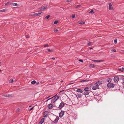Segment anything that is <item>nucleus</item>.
<instances>
[{
	"label": "nucleus",
	"mask_w": 124,
	"mask_h": 124,
	"mask_svg": "<svg viewBox=\"0 0 124 124\" xmlns=\"http://www.w3.org/2000/svg\"><path fill=\"white\" fill-rule=\"evenodd\" d=\"M99 85L97 84L96 83L94 84L92 86V88L93 90H96L99 89Z\"/></svg>",
	"instance_id": "f257e3e1"
},
{
	"label": "nucleus",
	"mask_w": 124,
	"mask_h": 124,
	"mask_svg": "<svg viewBox=\"0 0 124 124\" xmlns=\"http://www.w3.org/2000/svg\"><path fill=\"white\" fill-rule=\"evenodd\" d=\"M107 86L108 88H113L114 87L115 85L113 83L111 82L108 83Z\"/></svg>",
	"instance_id": "f03ea898"
},
{
	"label": "nucleus",
	"mask_w": 124,
	"mask_h": 124,
	"mask_svg": "<svg viewBox=\"0 0 124 124\" xmlns=\"http://www.w3.org/2000/svg\"><path fill=\"white\" fill-rule=\"evenodd\" d=\"M59 98V96H56L55 97L54 99H52L51 100V103H53L56 101L57 99Z\"/></svg>",
	"instance_id": "7ed1b4c3"
},
{
	"label": "nucleus",
	"mask_w": 124,
	"mask_h": 124,
	"mask_svg": "<svg viewBox=\"0 0 124 124\" xmlns=\"http://www.w3.org/2000/svg\"><path fill=\"white\" fill-rule=\"evenodd\" d=\"M64 105H65L64 103L63 102H62L60 104L58 108L60 109H61L64 106Z\"/></svg>",
	"instance_id": "20e7f679"
},
{
	"label": "nucleus",
	"mask_w": 124,
	"mask_h": 124,
	"mask_svg": "<svg viewBox=\"0 0 124 124\" xmlns=\"http://www.w3.org/2000/svg\"><path fill=\"white\" fill-rule=\"evenodd\" d=\"M64 114V111H61L60 113L59 114V117H62Z\"/></svg>",
	"instance_id": "39448f33"
},
{
	"label": "nucleus",
	"mask_w": 124,
	"mask_h": 124,
	"mask_svg": "<svg viewBox=\"0 0 124 124\" xmlns=\"http://www.w3.org/2000/svg\"><path fill=\"white\" fill-rule=\"evenodd\" d=\"M114 80L115 82H117L119 80V78L117 76L115 77L114 78Z\"/></svg>",
	"instance_id": "423d86ee"
},
{
	"label": "nucleus",
	"mask_w": 124,
	"mask_h": 124,
	"mask_svg": "<svg viewBox=\"0 0 124 124\" xmlns=\"http://www.w3.org/2000/svg\"><path fill=\"white\" fill-rule=\"evenodd\" d=\"M48 108L49 109H52L53 107V105L52 104H49L48 105Z\"/></svg>",
	"instance_id": "0eeeda50"
},
{
	"label": "nucleus",
	"mask_w": 124,
	"mask_h": 124,
	"mask_svg": "<svg viewBox=\"0 0 124 124\" xmlns=\"http://www.w3.org/2000/svg\"><path fill=\"white\" fill-rule=\"evenodd\" d=\"M59 119V117L58 116H57L56 118L54 120V123H57Z\"/></svg>",
	"instance_id": "6e6552de"
},
{
	"label": "nucleus",
	"mask_w": 124,
	"mask_h": 124,
	"mask_svg": "<svg viewBox=\"0 0 124 124\" xmlns=\"http://www.w3.org/2000/svg\"><path fill=\"white\" fill-rule=\"evenodd\" d=\"M109 4V9L110 10H111L113 9V7H112V4L110 3H109L108 4Z\"/></svg>",
	"instance_id": "1a4fd4ad"
},
{
	"label": "nucleus",
	"mask_w": 124,
	"mask_h": 124,
	"mask_svg": "<svg viewBox=\"0 0 124 124\" xmlns=\"http://www.w3.org/2000/svg\"><path fill=\"white\" fill-rule=\"evenodd\" d=\"M89 93V91H85L84 92V93H83V94L85 95H88Z\"/></svg>",
	"instance_id": "9d476101"
},
{
	"label": "nucleus",
	"mask_w": 124,
	"mask_h": 124,
	"mask_svg": "<svg viewBox=\"0 0 124 124\" xmlns=\"http://www.w3.org/2000/svg\"><path fill=\"white\" fill-rule=\"evenodd\" d=\"M82 95L80 93H77L76 96L78 98H80L81 97Z\"/></svg>",
	"instance_id": "9b49d317"
},
{
	"label": "nucleus",
	"mask_w": 124,
	"mask_h": 124,
	"mask_svg": "<svg viewBox=\"0 0 124 124\" xmlns=\"http://www.w3.org/2000/svg\"><path fill=\"white\" fill-rule=\"evenodd\" d=\"M112 80V79L111 78H108L106 80L107 82L108 83H110L111 82Z\"/></svg>",
	"instance_id": "f8f14e48"
},
{
	"label": "nucleus",
	"mask_w": 124,
	"mask_h": 124,
	"mask_svg": "<svg viewBox=\"0 0 124 124\" xmlns=\"http://www.w3.org/2000/svg\"><path fill=\"white\" fill-rule=\"evenodd\" d=\"M11 4V5L13 6H16L18 7V5L16 3H12Z\"/></svg>",
	"instance_id": "ddd939ff"
},
{
	"label": "nucleus",
	"mask_w": 124,
	"mask_h": 124,
	"mask_svg": "<svg viewBox=\"0 0 124 124\" xmlns=\"http://www.w3.org/2000/svg\"><path fill=\"white\" fill-rule=\"evenodd\" d=\"M44 121V119L43 118L41 120L40 122L39 123V124H42L43 123Z\"/></svg>",
	"instance_id": "4468645a"
},
{
	"label": "nucleus",
	"mask_w": 124,
	"mask_h": 124,
	"mask_svg": "<svg viewBox=\"0 0 124 124\" xmlns=\"http://www.w3.org/2000/svg\"><path fill=\"white\" fill-rule=\"evenodd\" d=\"M76 91L79 93H82L83 91L81 89H78Z\"/></svg>",
	"instance_id": "2eb2a0df"
},
{
	"label": "nucleus",
	"mask_w": 124,
	"mask_h": 124,
	"mask_svg": "<svg viewBox=\"0 0 124 124\" xmlns=\"http://www.w3.org/2000/svg\"><path fill=\"white\" fill-rule=\"evenodd\" d=\"M4 96L6 97H11L12 96L11 94H6L4 95Z\"/></svg>",
	"instance_id": "dca6fc26"
},
{
	"label": "nucleus",
	"mask_w": 124,
	"mask_h": 124,
	"mask_svg": "<svg viewBox=\"0 0 124 124\" xmlns=\"http://www.w3.org/2000/svg\"><path fill=\"white\" fill-rule=\"evenodd\" d=\"M95 66V65L94 64H92L90 65V67L93 68Z\"/></svg>",
	"instance_id": "f3484780"
},
{
	"label": "nucleus",
	"mask_w": 124,
	"mask_h": 124,
	"mask_svg": "<svg viewBox=\"0 0 124 124\" xmlns=\"http://www.w3.org/2000/svg\"><path fill=\"white\" fill-rule=\"evenodd\" d=\"M96 83L98 85H100L102 84V82L101 81H99L96 82Z\"/></svg>",
	"instance_id": "a211bd4d"
},
{
	"label": "nucleus",
	"mask_w": 124,
	"mask_h": 124,
	"mask_svg": "<svg viewBox=\"0 0 124 124\" xmlns=\"http://www.w3.org/2000/svg\"><path fill=\"white\" fill-rule=\"evenodd\" d=\"M89 87H85L84 89V90L85 91H89Z\"/></svg>",
	"instance_id": "6ab92c4d"
},
{
	"label": "nucleus",
	"mask_w": 124,
	"mask_h": 124,
	"mask_svg": "<svg viewBox=\"0 0 124 124\" xmlns=\"http://www.w3.org/2000/svg\"><path fill=\"white\" fill-rule=\"evenodd\" d=\"M47 8L46 6H43L40 9L41 10H44L46 9Z\"/></svg>",
	"instance_id": "aec40b11"
},
{
	"label": "nucleus",
	"mask_w": 124,
	"mask_h": 124,
	"mask_svg": "<svg viewBox=\"0 0 124 124\" xmlns=\"http://www.w3.org/2000/svg\"><path fill=\"white\" fill-rule=\"evenodd\" d=\"M118 70L120 71H123L124 70V68H119L118 69Z\"/></svg>",
	"instance_id": "412c9836"
},
{
	"label": "nucleus",
	"mask_w": 124,
	"mask_h": 124,
	"mask_svg": "<svg viewBox=\"0 0 124 124\" xmlns=\"http://www.w3.org/2000/svg\"><path fill=\"white\" fill-rule=\"evenodd\" d=\"M7 10V9H2L0 10V12H5Z\"/></svg>",
	"instance_id": "4be33fe9"
},
{
	"label": "nucleus",
	"mask_w": 124,
	"mask_h": 124,
	"mask_svg": "<svg viewBox=\"0 0 124 124\" xmlns=\"http://www.w3.org/2000/svg\"><path fill=\"white\" fill-rule=\"evenodd\" d=\"M41 13H35L36 14V16H39L41 14Z\"/></svg>",
	"instance_id": "5701e85b"
},
{
	"label": "nucleus",
	"mask_w": 124,
	"mask_h": 124,
	"mask_svg": "<svg viewBox=\"0 0 124 124\" xmlns=\"http://www.w3.org/2000/svg\"><path fill=\"white\" fill-rule=\"evenodd\" d=\"M11 3L10 2H8L6 3L5 4V6H8L9 5V4H11Z\"/></svg>",
	"instance_id": "b1692460"
},
{
	"label": "nucleus",
	"mask_w": 124,
	"mask_h": 124,
	"mask_svg": "<svg viewBox=\"0 0 124 124\" xmlns=\"http://www.w3.org/2000/svg\"><path fill=\"white\" fill-rule=\"evenodd\" d=\"M36 14L35 13L32 14H30L29 15L30 16H36Z\"/></svg>",
	"instance_id": "393cba45"
},
{
	"label": "nucleus",
	"mask_w": 124,
	"mask_h": 124,
	"mask_svg": "<svg viewBox=\"0 0 124 124\" xmlns=\"http://www.w3.org/2000/svg\"><path fill=\"white\" fill-rule=\"evenodd\" d=\"M50 16L49 15H48L46 16L45 17V19H48L49 18V17Z\"/></svg>",
	"instance_id": "a878e982"
},
{
	"label": "nucleus",
	"mask_w": 124,
	"mask_h": 124,
	"mask_svg": "<svg viewBox=\"0 0 124 124\" xmlns=\"http://www.w3.org/2000/svg\"><path fill=\"white\" fill-rule=\"evenodd\" d=\"M122 80H123L122 84L124 85V78L123 77H122L121 78Z\"/></svg>",
	"instance_id": "bb28decb"
},
{
	"label": "nucleus",
	"mask_w": 124,
	"mask_h": 124,
	"mask_svg": "<svg viewBox=\"0 0 124 124\" xmlns=\"http://www.w3.org/2000/svg\"><path fill=\"white\" fill-rule=\"evenodd\" d=\"M85 23L84 22H79V23L80 24H85Z\"/></svg>",
	"instance_id": "cd10ccee"
},
{
	"label": "nucleus",
	"mask_w": 124,
	"mask_h": 124,
	"mask_svg": "<svg viewBox=\"0 0 124 124\" xmlns=\"http://www.w3.org/2000/svg\"><path fill=\"white\" fill-rule=\"evenodd\" d=\"M36 82L35 81L33 80V81H32L31 82V83L32 84H34L35 83H36Z\"/></svg>",
	"instance_id": "c85d7f7f"
},
{
	"label": "nucleus",
	"mask_w": 124,
	"mask_h": 124,
	"mask_svg": "<svg viewBox=\"0 0 124 124\" xmlns=\"http://www.w3.org/2000/svg\"><path fill=\"white\" fill-rule=\"evenodd\" d=\"M117 40L116 39H115L114 40V42L115 44H116L117 42Z\"/></svg>",
	"instance_id": "c756f323"
},
{
	"label": "nucleus",
	"mask_w": 124,
	"mask_h": 124,
	"mask_svg": "<svg viewBox=\"0 0 124 124\" xmlns=\"http://www.w3.org/2000/svg\"><path fill=\"white\" fill-rule=\"evenodd\" d=\"M93 13V9H91V10L89 11V13Z\"/></svg>",
	"instance_id": "7c9ffc66"
},
{
	"label": "nucleus",
	"mask_w": 124,
	"mask_h": 124,
	"mask_svg": "<svg viewBox=\"0 0 124 124\" xmlns=\"http://www.w3.org/2000/svg\"><path fill=\"white\" fill-rule=\"evenodd\" d=\"M13 81H14V80H13V79H10V80H9V82L11 83H13Z\"/></svg>",
	"instance_id": "2f4dec72"
},
{
	"label": "nucleus",
	"mask_w": 124,
	"mask_h": 124,
	"mask_svg": "<svg viewBox=\"0 0 124 124\" xmlns=\"http://www.w3.org/2000/svg\"><path fill=\"white\" fill-rule=\"evenodd\" d=\"M75 16V15L74 14H73L71 15V17L72 18H74Z\"/></svg>",
	"instance_id": "473e14b6"
},
{
	"label": "nucleus",
	"mask_w": 124,
	"mask_h": 124,
	"mask_svg": "<svg viewBox=\"0 0 124 124\" xmlns=\"http://www.w3.org/2000/svg\"><path fill=\"white\" fill-rule=\"evenodd\" d=\"M58 31V30L56 29H54V31L55 32H56Z\"/></svg>",
	"instance_id": "72a5a7b5"
},
{
	"label": "nucleus",
	"mask_w": 124,
	"mask_h": 124,
	"mask_svg": "<svg viewBox=\"0 0 124 124\" xmlns=\"http://www.w3.org/2000/svg\"><path fill=\"white\" fill-rule=\"evenodd\" d=\"M88 80H84L81 81H80V82H86V81H88Z\"/></svg>",
	"instance_id": "f704fd0d"
},
{
	"label": "nucleus",
	"mask_w": 124,
	"mask_h": 124,
	"mask_svg": "<svg viewBox=\"0 0 124 124\" xmlns=\"http://www.w3.org/2000/svg\"><path fill=\"white\" fill-rule=\"evenodd\" d=\"M103 61L102 60H96V62H102Z\"/></svg>",
	"instance_id": "c9c22d12"
},
{
	"label": "nucleus",
	"mask_w": 124,
	"mask_h": 124,
	"mask_svg": "<svg viewBox=\"0 0 124 124\" xmlns=\"http://www.w3.org/2000/svg\"><path fill=\"white\" fill-rule=\"evenodd\" d=\"M58 23V21H55L54 23V24H56Z\"/></svg>",
	"instance_id": "e433bc0d"
},
{
	"label": "nucleus",
	"mask_w": 124,
	"mask_h": 124,
	"mask_svg": "<svg viewBox=\"0 0 124 124\" xmlns=\"http://www.w3.org/2000/svg\"><path fill=\"white\" fill-rule=\"evenodd\" d=\"M44 46L45 47H48V44H45L44 45Z\"/></svg>",
	"instance_id": "4c0bfd02"
},
{
	"label": "nucleus",
	"mask_w": 124,
	"mask_h": 124,
	"mask_svg": "<svg viewBox=\"0 0 124 124\" xmlns=\"http://www.w3.org/2000/svg\"><path fill=\"white\" fill-rule=\"evenodd\" d=\"M81 6V5H78L76 7V8H77L78 7H80Z\"/></svg>",
	"instance_id": "58836bf2"
},
{
	"label": "nucleus",
	"mask_w": 124,
	"mask_h": 124,
	"mask_svg": "<svg viewBox=\"0 0 124 124\" xmlns=\"http://www.w3.org/2000/svg\"><path fill=\"white\" fill-rule=\"evenodd\" d=\"M47 50L48 51V52H52V50H51L50 49H47Z\"/></svg>",
	"instance_id": "ea45409f"
},
{
	"label": "nucleus",
	"mask_w": 124,
	"mask_h": 124,
	"mask_svg": "<svg viewBox=\"0 0 124 124\" xmlns=\"http://www.w3.org/2000/svg\"><path fill=\"white\" fill-rule=\"evenodd\" d=\"M91 42H89L88 44V45L89 46H90L91 45Z\"/></svg>",
	"instance_id": "a19ab883"
},
{
	"label": "nucleus",
	"mask_w": 124,
	"mask_h": 124,
	"mask_svg": "<svg viewBox=\"0 0 124 124\" xmlns=\"http://www.w3.org/2000/svg\"><path fill=\"white\" fill-rule=\"evenodd\" d=\"M111 51H113L114 52H116V49H112L111 50Z\"/></svg>",
	"instance_id": "79ce46f5"
},
{
	"label": "nucleus",
	"mask_w": 124,
	"mask_h": 124,
	"mask_svg": "<svg viewBox=\"0 0 124 124\" xmlns=\"http://www.w3.org/2000/svg\"><path fill=\"white\" fill-rule=\"evenodd\" d=\"M79 61L81 62H83V61L82 60H79Z\"/></svg>",
	"instance_id": "37998d69"
},
{
	"label": "nucleus",
	"mask_w": 124,
	"mask_h": 124,
	"mask_svg": "<svg viewBox=\"0 0 124 124\" xmlns=\"http://www.w3.org/2000/svg\"><path fill=\"white\" fill-rule=\"evenodd\" d=\"M20 110V109L19 108H18L17 110V112H18Z\"/></svg>",
	"instance_id": "c03bdc74"
},
{
	"label": "nucleus",
	"mask_w": 124,
	"mask_h": 124,
	"mask_svg": "<svg viewBox=\"0 0 124 124\" xmlns=\"http://www.w3.org/2000/svg\"><path fill=\"white\" fill-rule=\"evenodd\" d=\"M47 114L46 115L44 116V117H47Z\"/></svg>",
	"instance_id": "a18cd8bd"
},
{
	"label": "nucleus",
	"mask_w": 124,
	"mask_h": 124,
	"mask_svg": "<svg viewBox=\"0 0 124 124\" xmlns=\"http://www.w3.org/2000/svg\"><path fill=\"white\" fill-rule=\"evenodd\" d=\"M33 108H34V107H32L31 108H30V110H31L32 109H33Z\"/></svg>",
	"instance_id": "49530a36"
},
{
	"label": "nucleus",
	"mask_w": 124,
	"mask_h": 124,
	"mask_svg": "<svg viewBox=\"0 0 124 124\" xmlns=\"http://www.w3.org/2000/svg\"><path fill=\"white\" fill-rule=\"evenodd\" d=\"M66 1L67 2H70V1L69 0H67Z\"/></svg>",
	"instance_id": "de8ad7c7"
},
{
	"label": "nucleus",
	"mask_w": 124,
	"mask_h": 124,
	"mask_svg": "<svg viewBox=\"0 0 124 124\" xmlns=\"http://www.w3.org/2000/svg\"><path fill=\"white\" fill-rule=\"evenodd\" d=\"M29 36H26V37L27 38H29Z\"/></svg>",
	"instance_id": "09e8293b"
},
{
	"label": "nucleus",
	"mask_w": 124,
	"mask_h": 124,
	"mask_svg": "<svg viewBox=\"0 0 124 124\" xmlns=\"http://www.w3.org/2000/svg\"><path fill=\"white\" fill-rule=\"evenodd\" d=\"M54 97H54H52V98H50V99H48V100H50L52 98H53V97Z\"/></svg>",
	"instance_id": "8fccbe9b"
},
{
	"label": "nucleus",
	"mask_w": 124,
	"mask_h": 124,
	"mask_svg": "<svg viewBox=\"0 0 124 124\" xmlns=\"http://www.w3.org/2000/svg\"><path fill=\"white\" fill-rule=\"evenodd\" d=\"M52 59L53 60H54L55 59V58H54V57H53L52 58Z\"/></svg>",
	"instance_id": "3c124183"
},
{
	"label": "nucleus",
	"mask_w": 124,
	"mask_h": 124,
	"mask_svg": "<svg viewBox=\"0 0 124 124\" xmlns=\"http://www.w3.org/2000/svg\"><path fill=\"white\" fill-rule=\"evenodd\" d=\"M73 84V83H70L69 84V85H71V84Z\"/></svg>",
	"instance_id": "603ef678"
},
{
	"label": "nucleus",
	"mask_w": 124,
	"mask_h": 124,
	"mask_svg": "<svg viewBox=\"0 0 124 124\" xmlns=\"http://www.w3.org/2000/svg\"><path fill=\"white\" fill-rule=\"evenodd\" d=\"M93 61L94 62H96V60H93Z\"/></svg>",
	"instance_id": "864d4df0"
},
{
	"label": "nucleus",
	"mask_w": 124,
	"mask_h": 124,
	"mask_svg": "<svg viewBox=\"0 0 124 124\" xmlns=\"http://www.w3.org/2000/svg\"><path fill=\"white\" fill-rule=\"evenodd\" d=\"M49 97H50L49 96V97H47L46 98V99H47V98H48Z\"/></svg>",
	"instance_id": "5fc2aeb1"
},
{
	"label": "nucleus",
	"mask_w": 124,
	"mask_h": 124,
	"mask_svg": "<svg viewBox=\"0 0 124 124\" xmlns=\"http://www.w3.org/2000/svg\"><path fill=\"white\" fill-rule=\"evenodd\" d=\"M1 64V62H0V65Z\"/></svg>",
	"instance_id": "6e6d98bb"
},
{
	"label": "nucleus",
	"mask_w": 124,
	"mask_h": 124,
	"mask_svg": "<svg viewBox=\"0 0 124 124\" xmlns=\"http://www.w3.org/2000/svg\"><path fill=\"white\" fill-rule=\"evenodd\" d=\"M31 106H29V107H31Z\"/></svg>",
	"instance_id": "4d7b16f0"
},
{
	"label": "nucleus",
	"mask_w": 124,
	"mask_h": 124,
	"mask_svg": "<svg viewBox=\"0 0 124 124\" xmlns=\"http://www.w3.org/2000/svg\"><path fill=\"white\" fill-rule=\"evenodd\" d=\"M48 101V100L46 101Z\"/></svg>",
	"instance_id": "13d9d810"
},
{
	"label": "nucleus",
	"mask_w": 124,
	"mask_h": 124,
	"mask_svg": "<svg viewBox=\"0 0 124 124\" xmlns=\"http://www.w3.org/2000/svg\"><path fill=\"white\" fill-rule=\"evenodd\" d=\"M124 85V86H123V87L124 88V85Z\"/></svg>",
	"instance_id": "bf43d9fd"
},
{
	"label": "nucleus",
	"mask_w": 124,
	"mask_h": 124,
	"mask_svg": "<svg viewBox=\"0 0 124 124\" xmlns=\"http://www.w3.org/2000/svg\"><path fill=\"white\" fill-rule=\"evenodd\" d=\"M1 70H0V71H1Z\"/></svg>",
	"instance_id": "052dcab7"
},
{
	"label": "nucleus",
	"mask_w": 124,
	"mask_h": 124,
	"mask_svg": "<svg viewBox=\"0 0 124 124\" xmlns=\"http://www.w3.org/2000/svg\"><path fill=\"white\" fill-rule=\"evenodd\" d=\"M92 48H90V49H91Z\"/></svg>",
	"instance_id": "680f3d73"
}]
</instances>
